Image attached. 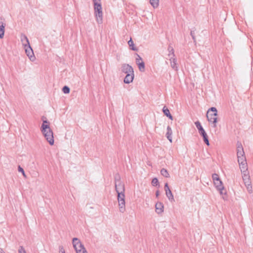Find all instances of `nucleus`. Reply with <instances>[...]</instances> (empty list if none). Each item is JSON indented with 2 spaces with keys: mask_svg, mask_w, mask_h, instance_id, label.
<instances>
[{
  "mask_svg": "<svg viewBox=\"0 0 253 253\" xmlns=\"http://www.w3.org/2000/svg\"><path fill=\"white\" fill-rule=\"evenodd\" d=\"M237 156L241 171L246 172L247 170L246 158L242 144L239 142L237 143Z\"/></svg>",
  "mask_w": 253,
  "mask_h": 253,
  "instance_id": "f257e3e1",
  "label": "nucleus"
},
{
  "mask_svg": "<svg viewBox=\"0 0 253 253\" xmlns=\"http://www.w3.org/2000/svg\"><path fill=\"white\" fill-rule=\"evenodd\" d=\"M41 131L49 144L53 145L54 143L53 133L49 126V125L47 124H42L41 126Z\"/></svg>",
  "mask_w": 253,
  "mask_h": 253,
  "instance_id": "f03ea898",
  "label": "nucleus"
},
{
  "mask_svg": "<svg viewBox=\"0 0 253 253\" xmlns=\"http://www.w3.org/2000/svg\"><path fill=\"white\" fill-rule=\"evenodd\" d=\"M217 111L216 108L211 107L209 109L207 114V117L208 121L212 123V126L214 128L216 127V123L217 122Z\"/></svg>",
  "mask_w": 253,
  "mask_h": 253,
  "instance_id": "7ed1b4c3",
  "label": "nucleus"
},
{
  "mask_svg": "<svg viewBox=\"0 0 253 253\" xmlns=\"http://www.w3.org/2000/svg\"><path fill=\"white\" fill-rule=\"evenodd\" d=\"M93 7L96 22L99 24H102L103 21V11L101 3H95L93 4Z\"/></svg>",
  "mask_w": 253,
  "mask_h": 253,
  "instance_id": "20e7f679",
  "label": "nucleus"
},
{
  "mask_svg": "<svg viewBox=\"0 0 253 253\" xmlns=\"http://www.w3.org/2000/svg\"><path fill=\"white\" fill-rule=\"evenodd\" d=\"M115 190L117 193H125V185L120 180V176L119 175H116L115 177Z\"/></svg>",
  "mask_w": 253,
  "mask_h": 253,
  "instance_id": "39448f33",
  "label": "nucleus"
},
{
  "mask_svg": "<svg viewBox=\"0 0 253 253\" xmlns=\"http://www.w3.org/2000/svg\"><path fill=\"white\" fill-rule=\"evenodd\" d=\"M168 49L169 50L170 53L169 56L170 57L169 61L170 67L175 71H178V68L177 66V59L175 57L174 50L172 47H169Z\"/></svg>",
  "mask_w": 253,
  "mask_h": 253,
  "instance_id": "423d86ee",
  "label": "nucleus"
},
{
  "mask_svg": "<svg viewBox=\"0 0 253 253\" xmlns=\"http://www.w3.org/2000/svg\"><path fill=\"white\" fill-rule=\"evenodd\" d=\"M196 127L198 129L199 132L201 135L203 136L204 141L208 145H210L209 141L208 139V136L205 130L201 125V123L199 121H197L195 123Z\"/></svg>",
  "mask_w": 253,
  "mask_h": 253,
  "instance_id": "0eeeda50",
  "label": "nucleus"
},
{
  "mask_svg": "<svg viewBox=\"0 0 253 253\" xmlns=\"http://www.w3.org/2000/svg\"><path fill=\"white\" fill-rule=\"evenodd\" d=\"M125 198V193L118 194L119 211L121 212H124L126 210Z\"/></svg>",
  "mask_w": 253,
  "mask_h": 253,
  "instance_id": "6e6552de",
  "label": "nucleus"
},
{
  "mask_svg": "<svg viewBox=\"0 0 253 253\" xmlns=\"http://www.w3.org/2000/svg\"><path fill=\"white\" fill-rule=\"evenodd\" d=\"M25 50L26 55L29 57L31 61H34L35 60V56H34L33 50L30 45H28L24 47Z\"/></svg>",
  "mask_w": 253,
  "mask_h": 253,
  "instance_id": "1a4fd4ad",
  "label": "nucleus"
},
{
  "mask_svg": "<svg viewBox=\"0 0 253 253\" xmlns=\"http://www.w3.org/2000/svg\"><path fill=\"white\" fill-rule=\"evenodd\" d=\"M213 183H214V184L215 186L216 187L217 190L219 191L220 194L221 195L225 194L224 188L222 185V182L220 180V179L214 181Z\"/></svg>",
  "mask_w": 253,
  "mask_h": 253,
  "instance_id": "9d476101",
  "label": "nucleus"
},
{
  "mask_svg": "<svg viewBox=\"0 0 253 253\" xmlns=\"http://www.w3.org/2000/svg\"><path fill=\"white\" fill-rule=\"evenodd\" d=\"M121 71L125 74L133 73L134 72L132 67L127 64H123L122 65Z\"/></svg>",
  "mask_w": 253,
  "mask_h": 253,
  "instance_id": "9b49d317",
  "label": "nucleus"
},
{
  "mask_svg": "<svg viewBox=\"0 0 253 253\" xmlns=\"http://www.w3.org/2000/svg\"><path fill=\"white\" fill-rule=\"evenodd\" d=\"M72 243L74 247V248L75 249V245L76 244L77 249V250H82L84 248H85L84 247V246L81 243L80 240L77 238H74L72 240Z\"/></svg>",
  "mask_w": 253,
  "mask_h": 253,
  "instance_id": "f8f14e48",
  "label": "nucleus"
},
{
  "mask_svg": "<svg viewBox=\"0 0 253 253\" xmlns=\"http://www.w3.org/2000/svg\"><path fill=\"white\" fill-rule=\"evenodd\" d=\"M20 40L24 47L30 45L29 40L26 35L22 34L20 36Z\"/></svg>",
  "mask_w": 253,
  "mask_h": 253,
  "instance_id": "ddd939ff",
  "label": "nucleus"
},
{
  "mask_svg": "<svg viewBox=\"0 0 253 253\" xmlns=\"http://www.w3.org/2000/svg\"><path fill=\"white\" fill-rule=\"evenodd\" d=\"M134 79V73L126 74V75L124 78V82L125 84H128L132 82Z\"/></svg>",
  "mask_w": 253,
  "mask_h": 253,
  "instance_id": "4468645a",
  "label": "nucleus"
},
{
  "mask_svg": "<svg viewBox=\"0 0 253 253\" xmlns=\"http://www.w3.org/2000/svg\"><path fill=\"white\" fill-rule=\"evenodd\" d=\"M156 211L158 213H161L164 211V205L161 202H157L155 205Z\"/></svg>",
  "mask_w": 253,
  "mask_h": 253,
  "instance_id": "2eb2a0df",
  "label": "nucleus"
},
{
  "mask_svg": "<svg viewBox=\"0 0 253 253\" xmlns=\"http://www.w3.org/2000/svg\"><path fill=\"white\" fill-rule=\"evenodd\" d=\"M5 24L3 23V20L0 19V39H2L4 34Z\"/></svg>",
  "mask_w": 253,
  "mask_h": 253,
  "instance_id": "dca6fc26",
  "label": "nucleus"
},
{
  "mask_svg": "<svg viewBox=\"0 0 253 253\" xmlns=\"http://www.w3.org/2000/svg\"><path fill=\"white\" fill-rule=\"evenodd\" d=\"M172 131L171 127L169 126L167 127V132L166 134L167 137L168 139L170 142H172Z\"/></svg>",
  "mask_w": 253,
  "mask_h": 253,
  "instance_id": "f3484780",
  "label": "nucleus"
},
{
  "mask_svg": "<svg viewBox=\"0 0 253 253\" xmlns=\"http://www.w3.org/2000/svg\"><path fill=\"white\" fill-rule=\"evenodd\" d=\"M163 112L164 113V114L168 117L169 119L171 120H173V117L170 114L169 111L166 107H164L163 109Z\"/></svg>",
  "mask_w": 253,
  "mask_h": 253,
  "instance_id": "a211bd4d",
  "label": "nucleus"
},
{
  "mask_svg": "<svg viewBox=\"0 0 253 253\" xmlns=\"http://www.w3.org/2000/svg\"><path fill=\"white\" fill-rule=\"evenodd\" d=\"M166 195L170 202H174V197H173V195L171 191L167 193L166 194Z\"/></svg>",
  "mask_w": 253,
  "mask_h": 253,
  "instance_id": "6ab92c4d",
  "label": "nucleus"
},
{
  "mask_svg": "<svg viewBox=\"0 0 253 253\" xmlns=\"http://www.w3.org/2000/svg\"><path fill=\"white\" fill-rule=\"evenodd\" d=\"M150 2L154 8H157L159 6V0H150Z\"/></svg>",
  "mask_w": 253,
  "mask_h": 253,
  "instance_id": "aec40b11",
  "label": "nucleus"
},
{
  "mask_svg": "<svg viewBox=\"0 0 253 253\" xmlns=\"http://www.w3.org/2000/svg\"><path fill=\"white\" fill-rule=\"evenodd\" d=\"M161 174L163 176H164L165 177H169V174L168 171L165 169H162L161 170Z\"/></svg>",
  "mask_w": 253,
  "mask_h": 253,
  "instance_id": "412c9836",
  "label": "nucleus"
},
{
  "mask_svg": "<svg viewBox=\"0 0 253 253\" xmlns=\"http://www.w3.org/2000/svg\"><path fill=\"white\" fill-rule=\"evenodd\" d=\"M137 65L138 66L139 70L141 72H144L145 71V64L143 61H141V63H138Z\"/></svg>",
  "mask_w": 253,
  "mask_h": 253,
  "instance_id": "4be33fe9",
  "label": "nucleus"
},
{
  "mask_svg": "<svg viewBox=\"0 0 253 253\" xmlns=\"http://www.w3.org/2000/svg\"><path fill=\"white\" fill-rule=\"evenodd\" d=\"M128 44L129 47L131 48V49L132 50H134V51L137 50L136 48L134 47V43H133V42L132 41L131 39H130V40L129 41H128Z\"/></svg>",
  "mask_w": 253,
  "mask_h": 253,
  "instance_id": "5701e85b",
  "label": "nucleus"
},
{
  "mask_svg": "<svg viewBox=\"0 0 253 253\" xmlns=\"http://www.w3.org/2000/svg\"><path fill=\"white\" fill-rule=\"evenodd\" d=\"M245 184L247 187V190L249 193H251L252 192V187L250 184V182L249 181L245 182Z\"/></svg>",
  "mask_w": 253,
  "mask_h": 253,
  "instance_id": "b1692460",
  "label": "nucleus"
},
{
  "mask_svg": "<svg viewBox=\"0 0 253 253\" xmlns=\"http://www.w3.org/2000/svg\"><path fill=\"white\" fill-rule=\"evenodd\" d=\"M75 250L77 253H87L86 250L85 248L82 250H77L76 244L75 245Z\"/></svg>",
  "mask_w": 253,
  "mask_h": 253,
  "instance_id": "393cba45",
  "label": "nucleus"
},
{
  "mask_svg": "<svg viewBox=\"0 0 253 253\" xmlns=\"http://www.w3.org/2000/svg\"><path fill=\"white\" fill-rule=\"evenodd\" d=\"M152 184L153 186H157L159 184V181L157 178H154L152 180Z\"/></svg>",
  "mask_w": 253,
  "mask_h": 253,
  "instance_id": "a878e982",
  "label": "nucleus"
},
{
  "mask_svg": "<svg viewBox=\"0 0 253 253\" xmlns=\"http://www.w3.org/2000/svg\"><path fill=\"white\" fill-rule=\"evenodd\" d=\"M62 91L64 93H69L70 92V88L67 86H64L62 88Z\"/></svg>",
  "mask_w": 253,
  "mask_h": 253,
  "instance_id": "bb28decb",
  "label": "nucleus"
},
{
  "mask_svg": "<svg viewBox=\"0 0 253 253\" xmlns=\"http://www.w3.org/2000/svg\"><path fill=\"white\" fill-rule=\"evenodd\" d=\"M212 178L213 182L219 179L218 175L216 173H214L212 175Z\"/></svg>",
  "mask_w": 253,
  "mask_h": 253,
  "instance_id": "cd10ccee",
  "label": "nucleus"
},
{
  "mask_svg": "<svg viewBox=\"0 0 253 253\" xmlns=\"http://www.w3.org/2000/svg\"><path fill=\"white\" fill-rule=\"evenodd\" d=\"M164 188H165V191L166 192V194L169 192L171 191L170 189H169V187L168 184L167 183H165Z\"/></svg>",
  "mask_w": 253,
  "mask_h": 253,
  "instance_id": "c85d7f7f",
  "label": "nucleus"
},
{
  "mask_svg": "<svg viewBox=\"0 0 253 253\" xmlns=\"http://www.w3.org/2000/svg\"><path fill=\"white\" fill-rule=\"evenodd\" d=\"M164 188H165V191L166 192V194L169 192L171 191L170 189H169V187L168 184L167 183H165Z\"/></svg>",
  "mask_w": 253,
  "mask_h": 253,
  "instance_id": "c756f323",
  "label": "nucleus"
},
{
  "mask_svg": "<svg viewBox=\"0 0 253 253\" xmlns=\"http://www.w3.org/2000/svg\"><path fill=\"white\" fill-rule=\"evenodd\" d=\"M137 58L136 59V63L138 64V63H141V62L142 61V59L139 55L137 54Z\"/></svg>",
  "mask_w": 253,
  "mask_h": 253,
  "instance_id": "7c9ffc66",
  "label": "nucleus"
},
{
  "mask_svg": "<svg viewBox=\"0 0 253 253\" xmlns=\"http://www.w3.org/2000/svg\"><path fill=\"white\" fill-rule=\"evenodd\" d=\"M19 253H26L25 249L22 246L20 247V249L18 250Z\"/></svg>",
  "mask_w": 253,
  "mask_h": 253,
  "instance_id": "2f4dec72",
  "label": "nucleus"
},
{
  "mask_svg": "<svg viewBox=\"0 0 253 253\" xmlns=\"http://www.w3.org/2000/svg\"><path fill=\"white\" fill-rule=\"evenodd\" d=\"M18 171L19 172H21L23 174V175L25 176V172H24V169L21 168L20 167V166H19L18 167Z\"/></svg>",
  "mask_w": 253,
  "mask_h": 253,
  "instance_id": "473e14b6",
  "label": "nucleus"
},
{
  "mask_svg": "<svg viewBox=\"0 0 253 253\" xmlns=\"http://www.w3.org/2000/svg\"><path fill=\"white\" fill-rule=\"evenodd\" d=\"M59 252L61 253H65L63 247L62 246H60L59 247Z\"/></svg>",
  "mask_w": 253,
  "mask_h": 253,
  "instance_id": "72a5a7b5",
  "label": "nucleus"
},
{
  "mask_svg": "<svg viewBox=\"0 0 253 253\" xmlns=\"http://www.w3.org/2000/svg\"><path fill=\"white\" fill-rule=\"evenodd\" d=\"M93 4L101 3V0H92Z\"/></svg>",
  "mask_w": 253,
  "mask_h": 253,
  "instance_id": "f704fd0d",
  "label": "nucleus"
},
{
  "mask_svg": "<svg viewBox=\"0 0 253 253\" xmlns=\"http://www.w3.org/2000/svg\"><path fill=\"white\" fill-rule=\"evenodd\" d=\"M191 36H192V39L195 41V36H194V32H192V31L191 32Z\"/></svg>",
  "mask_w": 253,
  "mask_h": 253,
  "instance_id": "c9c22d12",
  "label": "nucleus"
},
{
  "mask_svg": "<svg viewBox=\"0 0 253 253\" xmlns=\"http://www.w3.org/2000/svg\"><path fill=\"white\" fill-rule=\"evenodd\" d=\"M159 195H160L159 191H157L156 192V197L158 198L159 196Z\"/></svg>",
  "mask_w": 253,
  "mask_h": 253,
  "instance_id": "e433bc0d",
  "label": "nucleus"
},
{
  "mask_svg": "<svg viewBox=\"0 0 253 253\" xmlns=\"http://www.w3.org/2000/svg\"><path fill=\"white\" fill-rule=\"evenodd\" d=\"M49 123V122L46 121V120H45V121H43V123L42 124H47V125H48V124Z\"/></svg>",
  "mask_w": 253,
  "mask_h": 253,
  "instance_id": "4c0bfd02",
  "label": "nucleus"
},
{
  "mask_svg": "<svg viewBox=\"0 0 253 253\" xmlns=\"http://www.w3.org/2000/svg\"><path fill=\"white\" fill-rule=\"evenodd\" d=\"M0 253H5L1 248H0Z\"/></svg>",
  "mask_w": 253,
  "mask_h": 253,
  "instance_id": "58836bf2",
  "label": "nucleus"
}]
</instances>
